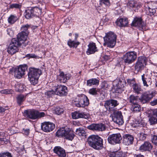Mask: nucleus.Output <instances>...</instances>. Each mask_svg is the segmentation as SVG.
I'll return each mask as SVG.
<instances>
[{
  "mask_svg": "<svg viewBox=\"0 0 157 157\" xmlns=\"http://www.w3.org/2000/svg\"><path fill=\"white\" fill-rule=\"evenodd\" d=\"M145 63V60L143 57H138L135 64V70L138 72L143 69Z\"/></svg>",
  "mask_w": 157,
  "mask_h": 157,
  "instance_id": "17",
  "label": "nucleus"
},
{
  "mask_svg": "<svg viewBox=\"0 0 157 157\" xmlns=\"http://www.w3.org/2000/svg\"><path fill=\"white\" fill-rule=\"evenodd\" d=\"M37 9V8L34 7L25 10L24 13L25 17L27 19H30L32 18L34 15V11Z\"/></svg>",
  "mask_w": 157,
  "mask_h": 157,
  "instance_id": "26",
  "label": "nucleus"
},
{
  "mask_svg": "<svg viewBox=\"0 0 157 157\" xmlns=\"http://www.w3.org/2000/svg\"><path fill=\"white\" fill-rule=\"evenodd\" d=\"M27 69L28 66L26 65H20L17 68L14 69L15 77L18 78H21L25 74V72Z\"/></svg>",
  "mask_w": 157,
  "mask_h": 157,
  "instance_id": "10",
  "label": "nucleus"
},
{
  "mask_svg": "<svg viewBox=\"0 0 157 157\" xmlns=\"http://www.w3.org/2000/svg\"><path fill=\"white\" fill-rule=\"evenodd\" d=\"M25 57H29V58H35L36 59H38L39 58V57L38 56H37L34 54H27L26 55Z\"/></svg>",
  "mask_w": 157,
  "mask_h": 157,
  "instance_id": "50",
  "label": "nucleus"
},
{
  "mask_svg": "<svg viewBox=\"0 0 157 157\" xmlns=\"http://www.w3.org/2000/svg\"><path fill=\"white\" fill-rule=\"evenodd\" d=\"M156 94L155 91H152L151 93L146 92L143 94L139 98L140 101L142 104L147 103Z\"/></svg>",
  "mask_w": 157,
  "mask_h": 157,
  "instance_id": "9",
  "label": "nucleus"
},
{
  "mask_svg": "<svg viewBox=\"0 0 157 157\" xmlns=\"http://www.w3.org/2000/svg\"><path fill=\"white\" fill-rule=\"evenodd\" d=\"M145 10L146 14L149 15L151 16L154 15L156 13V10L155 9L151 8L149 6H145Z\"/></svg>",
  "mask_w": 157,
  "mask_h": 157,
  "instance_id": "33",
  "label": "nucleus"
},
{
  "mask_svg": "<svg viewBox=\"0 0 157 157\" xmlns=\"http://www.w3.org/2000/svg\"><path fill=\"white\" fill-rule=\"evenodd\" d=\"M109 85L106 82H104L102 83L101 85V88L104 89L106 90L107 88H109Z\"/></svg>",
  "mask_w": 157,
  "mask_h": 157,
  "instance_id": "52",
  "label": "nucleus"
},
{
  "mask_svg": "<svg viewBox=\"0 0 157 157\" xmlns=\"http://www.w3.org/2000/svg\"><path fill=\"white\" fill-rule=\"evenodd\" d=\"M0 157H13L11 154L9 152H3L0 154Z\"/></svg>",
  "mask_w": 157,
  "mask_h": 157,
  "instance_id": "48",
  "label": "nucleus"
},
{
  "mask_svg": "<svg viewBox=\"0 0 157 157\" xmlns=\"http://www.w3.org/2000/svg\"><path fill=\"white\" fill-rule=\"evenodd\" d=\"M141 79L143 82L144 86L146 87H148L149 85H151L152 81L151 78H150V80L149 81H147V78L145 77V75L143 74L141 76Z\"/></svg>",
  "mask_w": 157,
  "mask_h": 157,
  "instance_id": "30",
  "label": "nucleus"
},
{
  "mask_svg": "<svg viewBox=\"0 0 157 157\" xmlns=\"http://www.w3.org/2000/svg\"><path fill=\"white\" fill-rule=\"evenodd\" d=\"M27 35L23 33H20L17 35V38H14L21 45L22 44H23L24 42L26 40Z\"/></svg>",
  "mask_w": 157,
  "mask_h": 157,
  "instance_id": "25",
  "label": "nucleus"
},
{
  "mask_svg": "<svg viewBox=\"0 0 157 157\" xmlns=\"http://www.w3.org/2000/svg\"><path fill=\"white\" fill-rule=\"evenodd\" d=\"M55 128L54 124L50 122H44L41 124V130L46 132H49L53 130Z\"/></svg>",
  "mask_w": 157,
  "mask_h": 157,
  "instance_id": "14",
  "label": "nucleus"
},
{
  "mask_svg": "<svg viewBox=\"0 0 157 157\" xmlns=\"http://www.w3.org/2000/svg\"><path fill=\"white\" fill-rule=\"evenodd\" d=\"M55 94H56V91H55L53 90L48 91L45 93V94L47 96L48 98L52 97V96L54 95Z\"/></svg>",
  "mask_w": 157,
  "mask_h": 157,
  "instance_id": "46",
  "label": "nucleus"
},
{
  "mask_svg": "<svg viewBox=\"0 0 157 157\" xmlns=\"http://www.w3.org/2000/svg\"><path fill=\"white\" fill-rule=\"evenodd\" d=\"M128 5L130 7L132 8L135 7L136 6H138L137 4L134 1H131L129 2Z\"/></svg>",
  "mask_w": 157,
  "mask_h": 157,
  "instance_id": "49",
  "label": "nucleus"
},
{
  "mask_svg": "<svg viewBox=\"0 0 157 157\" xmlns=\"http://www.w3.org/2000/svg\"><path fill=\"white\" fill-rule=\"evenodd\" d=\"M116 35L113 32H110L106 33L104 37L105 41L104 45H106L109 48H113L116 43Z\"/></svg>",
  "mask_w": 157,
  "mask_h": 157,
  "instance_id": "3",
  "label": "nucleus"
},
{
  "mask_svg": "<svg viewBox=\"0 0 157 157\" xmlns=\"http://www.w3.org/2000/svg\"><path fill=\"white\" fill-rule=\"evenodd\" d=\"M117 25L120 27L126 26L128 23V20L127 18H120L118 19L116 21Z\"/></svg>",
  "mask_w": 157,
  "mask_h": 157,
  "instance_id": "27",
  "label": "nucleus"
},
{
  "mask_svg": "<svg viewBox=\"0 0 157 157\" xmlns=\"http://www.w3.org/2000/svg\"><path fill=\"white\" fill-rule=\"evenodd\" d=\"M56 134L59 136L64 137L70 140H72L75 136L73 132L70 128L67 127L60 129L57 132Z\"/></svg>",
  "mask_w": 157,
  "mask_h": 157,
  "instance_id": "5",
  "label": "nucleus"
},
{
  "mask_svg": "<svg viewBox=\"0 0 157 157\" xmlns=\"http://www.w3.org/2000/svg\"><path fill=\"white\" fill-rule=\"evenodd\" d=\"M76 133L79 136H84L85 134V131L82 128H79L76 129Z\"/></svg>",
  "mask_w": 157,
  "mask_h": 157,
  "instance_id": "40",
  "label": "nucleus"
},
{
  "mask_svg": "<svg viewBox=\"0 0 157 157\" xmlns=\"http://www.w3.org/2000/svg\"><path fill=\"white\" fill-rule=\"evenodd\" d=\"M72 117L74 119H77L80 118L85 119L88 118L89 115L84 112H80L79 111H75L71 114Z\"/></svg>",
  "mask_w": 157,
  "mask_h": 157,
  "instance_id": "21",
  "label": "nucleus"
},
{
  "mask_svg": "<svg viewBox=\"0 0 157 157\" xmlns=\"http://www.w3.org/2000/svg\"><path fill=\"white\" fill-rule=\"evenodd\" d=\"M109 155V157H124L122 152L120 151L110 152Z\"/></svg>",
  "mask_w": 157,
  "mask_h": 157,
  "instance_id": "36",
  "label": "nucleus"
},
{
  "mask_svg": "<svg viewBox=\"0 0 157 157\" xmlns=\"http://www.w3.org/2000/svg\"><path fill=\"white\" fill-rule=\"evenodd\" d=\"M150 104L152 106H154L157 105V99L151 101L150 102Z\"/></svg>",
  "mask_w": 157,
  "mask_h": 157,
  "instance_id": "57",
  "label": "nucleus"
},
{
  "mask_svg": "<svg viewBox=\"0 0 157 157\" xmlns=\"http://www.w3.org/2000/svg\"><path fill=\"white\" fill-rule=\"evenodd\" d=\"M122 138L120 133L113 134L109 135L108 138L109 143L113 145L120 144Z\"/></svg>",
  "mask_w": 157,
  "mask_h": 157,
  "instance_id": "11",
  "label": "nucleus"
},
{
  "mask_svg": "<svg viewBox=\"0 0 157 157\" xmlns=\"http://www.w3.org/2000/svg\"><path fill=\"white\" fill-rule=\"evenodd\" d=\"M1 92L3 93H6V94L8 93H7V91H6V90H2V91Z\"/></svg>",
  "mask_w": 157,
  "mask_h": 157,
  "instance_id": "63",
  "label": "nucleus"
},
{
  "mask_svg": "<svg viewBox=\"0 0 157 157\" xmlns=\"http://www.w3.org/2000/svg\"><path fill=\"white\" fill-rule=\"evenodd\" d=\"M23 115L27 118L35 120L44 117L45 113L43 112H39L34 109H28L24 111Z\"/></svg>",
  "mask_w": 157,
  "mask_h": 157,
  "instance_id": "4",
  "label": "nucleus"
},
{
  "mask_svg": "<svg viewBox=\"0 0 157 157\" xmlns=\"http://www.w3.org/2000/svg\"><path fill=\"white\" fill-rule=\"evenodd\" d=\"M153 115L156 116L157 117V109L154 110L153 112Z\"/></svg>",
  "mask_w": 157,
  "mask_h": 157,
  "instance_id": "61",
  "label": "nucleus"
},
{
  "mask_svg": "<svg viewBox=\"0 0 157 157\" xmlns=\"http://www.w3.org/2000/svg\"><path fill=\"white\" fill-rule=\"evenodd\" d=\"M131 110L134 112H139L141 110V107L138 103L131 105Z\"/></svg>",
  "mask_w": 157,
  "mask_h": 157,
  "instance_id": "37",
  "label": "nucleus"
},
{
  "mask_svg": "<svg viewBox=\"0 0 157 157\" xmlns=\"http://www.w3.org/2000/svg\"><path fill=\"white\" fill-rule=\"evenodd\" d=\"M78 36V34L77 33L75 34V40H76L77 39Z\"/></svg>",
  "mask_w": 157,
  "mask_h": 157,
  "instance_id": "62",
  "label": "nucleus"
},
{
  "mask_svg": "<svg viewBox=\"0 0 157 157\" xmlns=\"http://www.w3.org/2000/svg\"><path fill=\"white\" fill-rule=\"evenodd\" d=\"M99 83V80L98 78H92L87 81V86H90L93 85L98 86Z\"/></svg>",
  "mask_w": 157,
  "mask_h": 157,
  "instance_id": "28",
  "label": "nucleus"
},
{
  "mask_svg": "<svg viewBox=\"0 0 157 157\" xmlns=\"http://www.w3.org/2000/svg\"><path fill=\"white\" fill-rule=\"evenodd\" d=\"M54 152L59 157H66V153L65 150L60 146H56L53 149Z\"/></svg>",
  "mask_w": 157,
  "mask_h": 157,
  "instance_id": "22",
  "label": "nucleus"
},
{
  "mask_svg": "<svg viewBox=\"0 0 157 157\" xmlns=\"http://www.w3.org/2000/svg\"><path fill=\"white\" fill-rule=\"evenodd\" d=\"M75 105L78 107H84L88 106L89 104V100L84 94L79 95L75 100Z\"/></svg>",
  "mask_w": 157,
  "mask_h": 157,
  "instance_id": "6",
  "label": "nucleus"
},
{
  "mask_svg": "<svg viewBox=\"0 0 157 157\" xmlns=\"http://www.w3.org/2000/svg\"><path fill=\"white\" fill-rule=\"evenodd\" d=\"M55 113L58 115L62 113L64 111V109L62 108L59 106H57L54 109Z\"/></svg>",
  "mask_w": 157,
  "mask_h": 157,
  "instance_id": "44",
  "label": "nucleus"
},
{
  "mask_svg": "<svg viewBox=\"0 0 157 157\" xmlns=\"http://www.w3.org/2000/svg\"><path fill=\"white\" fill-rule=\"evenodd\" d=\"M88 48L86 51V53L88 55L94 54L98 51L95 43L90 42L88 45Z\"/></svg>",
  "mask_w": 157,
  "mask_h": 157,
  "instance_id": "23",
  "label": "nucleus"
},
{
  "mask_svg": "<svg viewBox=\"0 0 157 157\" xmlns=\"http://www.w3.org/2000/svg\"><path fill=\"white\" fill-rule=\"evenodd\" d=\"M113 120L114 122L119 125H122L124 122L122 113L120 111L115 112Z\"/></svg>",
  "mask_w": 157,
  "mask_h": 157,
  "instance_id": "18",
  "label": "nucleus"
},
{
  "mask_svg": "<svg viewBox=\"0 0 157 157\" xmlns=\"http://www.w3.org/2000/svg\"><path fill=\"white\" fill-rule=\"evenodd\" d=\"M117 82L116 85L120 88L123 89V88L126 86V82L124 79L122 78L117 80Z\"/></svg>",
  "mask_w": 157,
  "mask_h": 157,
  "instance_id": "35",
  "label": "nucleus"
},
{
  "mask_svg": "<svg viewBox=\"0 0 157 157\" xmlns=\"http://www.w3.org/2000/svg\"><path fill=\"white\" fill-rule=\"evenodd\" d=\"M153 115L149 117V121L151 125H153L157 123V118Z\"/></svg>",
  "mask_w": 157,
  "mask_h": 157,
  "instance_id": "41",
  "label": "nucleus"
},
{
  "mask_svg": "<svg viewBox=\"0 0 157 157\" xmlns=\"http://www.w3.org/2000/svg\"><path fill=\"white\" fill-rule=\"evenodd\" d=\"M136 58V53L134 51H132L128 52L124 55L123 59L125 63L129 64L133 62Z\"/></svg>",
  "mask_w": 157,
  "mask_h": 157,
  "instance_id": "8",
  "label": "nucleus"
},
{
  "mask_svg": "<svg viewBox=\"0 0 157 157\" xmlns=\"http://www.w3.org/2000/svg\"><path fill=\"white\" fill-rule=\"evenodd\" d=\"M71 76L70 74H64L63 72L61 71L58 76L57 80L60 83H65L68 80L70 79Z\"/></svg>",
  "mask_w": 157,
  "mask_h": 157,
  "instance_id": "20",
  "label": "nucleus"
},
{
  "mask_svg": "<svg viewBox=\"0 0 157 157\" xmlns=\"http://www.w3.org/2000/svg\"><path fill=\"white\" fill-rule=\"evenodd\" d=\"M123 143L126 146L132 144L134 142V138L133 136L129 134H125L123 135Z\"/></svg>",
  "mask_w": 157,
  "mask_h": 157,
  "instance_id": "19",
  "label": "nucleus"
},
{
  "mask_svg": "<svg viewBox=\"0 0 157 157\" xmlns=\"http://www.w3.org/2000/svg\"><path fill=\"white\" fill-rule=\"evenodd\" d=\"M6 109L0 106V113L4 112Z\"/></svg>",
  "mask_w": 157,
  "mask_h": 157,
  "instance_id": "59",
  "label": "nucleus"
},
{
  "mask_svg": "<svg viewBox=\"0 0 157 157\" xmlns=\"http://www.w3.org/2000/svg\"><path fill=\"white\" fill-rule=\"evenodd\" d=\"M100 5L101 6L105 5L106 6H109L110 3L109 0H99Z\"/></svg>",
  "mask_w": 157,
  "mask_h": 157,
  "instance_id": "45",
  "label": "nucleus"
},
{
  "mask_svg": "<svg viewBox=\"0 0 157 157\" xmlns=\"http://www.w3.org/2000/svg\"><path fill=\"white\" fill-rule=\"evenodd\" d=\"M100 90L99 89H97L96 88H93L89 90V93L91 94L95 95L97 94V92Z\"/></svg>",
  "mask_w": 157,
  "mask_h": 157,
  "instance_id": "43",
  "label": "nucleus"
},
{
  "mask_svg": "<svg viewBox=\"0 0 157 157\" xmlns=\"http://www.w3.org/2000/svg\"><path fill=\"white\" fill-rule=\"evenodd\" d=\"M89 145L94 149L100 150L103 147V140L98 135H92L87 139Z\"/></svg>",
  "mask_w": 157,
  "mask_h": 157,
  "instance_id": "1",
  "label": "nucleus"
},
{
  "mask_svg": "<svg viewBox=\"0 0 157 157\" xmlns=\"http://www.w3.org/2000/svg\"><path fill=\"white\" fill-rule=\"evenodd\" d=\"M154 154H155V155L156 157H157V151L155 152Z\"/></svg>",
  "mask_w": 157,
  "mask_h": 157,
  "instance_id": "64",
  "label": "nucleus"
},
{
  "mask_svg": "<svg viewBox=\"0 0 157 157\" xmlns=\"http://www.w3.org/2000/svg\"><path fill=\"white\" fill-rule=\"evenodd\" d=\"M87 128L90 130L102 132L106 129L105 124L102 123L99 124H92L88 126Z\"/></svg>",
  "mask_w": 157,
  "mask_h": 157,
  "instance_id": "15",
  "label": "nucleus"
},
{
  "mask_svg": "<svg viewBox=\"0 0 157 157\" xmlns=\"http://www.w3.org/2000/svg\"><path fill=\"white\" fill-rule=\"evenodd\" d=\"M7 34L10 36H13L14 33L13 30L10 28H8L7 29Z\"/></svg>",
  "mask_w": 157,
  "mask_h": 157,
  "instance_id": "54",
  "label": "nucleus"
},
{
  "mask_svg": "<svg viewBox=\"0 0 157 157\" xmlns=\"http://www.w3.org/2000/svg\"><path fill=\"white\" fill-rule=\"evenodd\" d=\"M41 74V70L35 68H30L28 75V79L31 84L34 85L37 84L39 77Z\"/></svg>",
  "mask_w": 157,
  "mask_h": 157,
  "instance_id": "2",
  "label": "nucleus"
},
{
  "mask_svg": "<svg viewBox=\"0 0 157 157\" xmlns=\"http://www.w3.org/2000/svg\"><path fill=\"white\" fill-rule=\"evenodd\" d=\"M128 100L131 105L138 103L140 101L139 98H138L137 96H134L133 95H132L129 97Z\"/></svg>",
  "mask_w": 157,
  "mask_h": 157,
  "instance_id": "29",
  "label": "nucleus"
},
{
  "mask_svg": "<svg viewBox=\"0 0 157 157\" xmlns=\"http://www.w3.org/2000/svg\"><path fill=\"white\" fill-rule=\"evenodd\" d=\"M133 89L135 93L137 94L141 93V92L143 91L141 86L137 83L133 84L132 86Z\"/></svg>",
  "mask_w": 157,
  "mask_h": 157,
  "instance_id": "32",
  "label": "nucleus"
},
{
  "mask_svg": "<svg viewBox=\"0 0 157 157\" xmlns=\"http://www.w3.org/2000/svg\"><path fill=\"white\" fill-rule=\"evenodd\" d=\"M21 46L15 39H12L7 49V52L9 54L13 55L18 52V48Z\"/></svg>",
  "mask_w": 157,
  "mask_h": 157,
  "instance_id": "7",
  "label": "nucleus"
},
{
  "mask_svg": "<svg viewBox=\"0 0 157 157\" xmlns=\"http://www.w3.org/2000/svg\"><path fill=\"white\" fill-rule=\"evenodd\" d=\"M17 86H18V87H17V88H18L17 91L20 92L23 90L24 87L22 85L20 84L18 85Z\"/></svg>",
  "mask_w": 157,
  "mask_h": 157,
  "instance_id": "55",
  "label": "nucleus"
},
{
  "mask_svg": "<svg viewBox=\"0 0 157 157\" xmlns=\"http://www.w3.org/2000/svg\"><path fill=\"white\" fill-rule=\"evenodd\" d=\"M21 7V5L20 4L15 3L13 4L10 5L9 6L10 9H13L15 8L16 9H20Z\"/></svg>",
  "mask_w": 157,
  "mask_h": 157,
  "instance_id": "47",
  "label": "nucleus"
},
{
  "mask_svg": "<svg viewBox=\"0 0 157 157\" xmlns=\"http://www.w3.org/2000/svg\"><path fill=\"white\" fill-rule=\"evenodd\" d=\"M134 80L132 79H128L127 80V82L130 85H131L133 84V85L134 84Z\"/></svg>",
  "mask_w": 157,
  "mask_h": 157,
  "instance_id": "58",
  "label": "nucleus"
},
{
  "mask_svg": "<svg viewBox=\"0 0 157 157\" xmlns=\"http://www.w3.org/2000/svg\"><path fill=\"white\" fill-rule=\"evenodd\" d=\"M54 88L56 92L58 95H59L60 96H64L67 94V89L65 86L58 85L55 87Z\"/></svg>",
  "mask_w": 157,
  "mask_h": 157,
  "instance_id": "16",
  "label": "nucleus"
},
{
  "mask_svg": "<svg viewBox=\"0 0 157 157\" xmlns=\"http://www.w3.org/2000/svg\"><path fill=\"white\" fill-rule=\"evenodd\" d=\"M23 133L26 135H28L29 134V129H25L23 128L22 131Z\"/></svg>",
  "mask_w": 157,
  "mask_h": 157,
  "instance_id": "56",
  "label": "nucleus"
},
{
  "mask_svg": "<svg viewBox=\"0 0 157 157\" xmlns=\"http://www.w3.org/2000/svg\"><path fill=\"white\" fill-rule=\"evenodd\" d=\"M134 157H144V156L141 154H139L138 155H136L134 156Z\"/></svg>",
  "mask_w": 157,
  "mask_h": 157,
  "instance_id": "60",
  "label": "nucleus"
},
{
  "mask_svg": "<svg viewBox=\"0 0 157 157\" xmlns=\"http://www.w3.org/2000/svg\"><path fill=\"white\" fill-rule=\"evenodd\" d=\"M113 90H114V92L116 93L121 94L124 90L123 89L120 88L116 85L113 86Z\"/></svg>",
  "mask_w": 157,
  "mask_h": 157,
  "instance_id": "42",
  "label": "nucleus"
},
{
  "mask_svg": "<svg viewBox=\"0 0 157 157\" xmlns=\"http://www.w3.org/2000/svg\"><path fill=\"white\" fill-rule=\"evenodd\" d=\"M119 104V102L117 100L114 99H109L106 101L104 106L106 110L109 111H113L114 108Z\"/></svg>",
  "mask_w": 157,
  "mask_h": 157,
  "instance_id": "12",
  "label": "nucleus"
},
{
  "mask_svg": "<svg viewBox=\"0 0 157 157\" xmlns=\"http://www.w3.org/2000/svg\"><path fill=\"white\" fill-rule=\"evenodd\" d=\"M131 26L137 27L140 30H142L145 28V25L141 17H136L134 18Z\"/></svg>",
  "mask_w": 157,
  "mask_h": 157,
  "instance_id": "13",
  "label": "nucleus"
},
{
  "mask_svg": "<svg viewBox=\"0 0 157 157\" xmlns=\"http://www.w3.org/2000/svg\"><path fill=\"white\" fill-rule=\"evenodd\" d=\"M26 98V95L22 94L18 95L17 97V103L19 105H21L22 104L23 102L25 100Z\"/></svg>",
  "mask_w": 157,
  "mask_h": 157,
  "instance_id": "31",
  "label": "nucleus"
},
{
  "mask_svg": "<svg viewBox=\"0 0 157 157\" xmlns=\"http://www.w3.org/2000/svg\"><path fill=\"white\" fill-rule=\"evenodd\" d=\"M151 140L153 143L157 146V136L153 135L151 138Z\"/></svg>",
  "mask_w": 157,
  "mask_h": 157,
  "instance_id": "51",
  "label": "nucleus"
},
{
  "mask_svg": "<svg viewBox=\"0 0 157 157\" xmlns=\"http://www.w3.org/2000/svg\"><path fill=\"white\" fill-rule=\"evenodd\" d=\"M30 27V26L28 24L23 25L21 28V33H25L26 35H28L29 33V32L28 31V29Z\"/></svg>",
  "mask_w": 157,
  "mask_h": 157,
  "instance_id": "38",
  "label": "nucleus"
},
{
  "mask_svg": "<svg viewBox=\"0 0 157 157\" xmlns=\"http://www.w3.org/2000/svg\"><path fill=\"white\" fill-rule=\"evenodd\" d=\"M17 19V17L13 15H11L8 18V21L9 23L11 24H13Z\"/></svg>",
  "mask_w": 157,
  "mask_h": 157,
  "instance_id": "39",
  "label": "nucleus"
},
{
  "mask_svg": "<svg viewBox=\"0 0 157 157\" xmlns=\"http://www.w3.org/2000/svg\"><path fill=\"white\" fill-rule=\"evenodd\" d=\"M153 146L149 141H145L143 144L140 146L139 149L142 151H150L152 149Z\"/></svg>",
  "mask_w": 157,
  "mask_h": 157,
  "instance_id": "24",
  "label": "nucleus"
},
{
  "mask_svg": "<svg viewBox=\"0 0 157 157\" xmlns=\"http://www.w3.org/2000/svg\"><path fill=\"white\" fill-rule=\"evenodd\" d=\"M147 136V135L146 134H145L143 133H140L139 136L140 139V140H145L146 139Z\"/></svg>",
  "mask_w": 157,
  "mask_h": 157,
  "instance_id": "53",
  "label": "nucleus"
},
{
  "mask_svg": "<svg viewBox=\"0 0 157 157\" xmlns=\"http://www.w3.org/2000/svg\"><path fill=\"white\" fill-rule=\"evenodd\" d=\"M79 44L80 43L79 42L77 41L76 40H72L70 39L68 40L67 42L68 45L71 48H76Z\"/></svg>",
  "mask_w": 157,
  "mask_h": 157,
  "instance_id": "34",
  "label": "nucleus"
}]
</instances>
